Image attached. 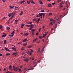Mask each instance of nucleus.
Instances as JSON below:
<instances>
[{"mask_svg": "<svg viewBox=\"0 0 73 73\" xmlns=\"http://www.w3.org/2000/svg\"><path fill=\"white\" fill-rule=\"evenodd\" d=\"M13 68H14V70L15 71H17L18 70H19V68L17 67H15V66H13Z\"/></svg>", "mask_w": 73, "mask_h": 73, "instance_id": "obj_1", "label": "nucleus"}, {"mask_svg": "<svg viewBox=\"0 0 73 73\" xmlns=\"http://www.w3.org/2000/svg\"><path fill=\"white\" fill-rule=\"evenodd\" d=\"M68 3V2L66 1V7H67V8H68L69 7V6L67 5Z\"/></svg>", "mask_w": 73, "mask_h": 73, "instance_id": "obj_2", "label": "nucleus"}, {"mask_svg": "<svg viewBox=\"0 0 73 73\" xmlns=\"http://www.w3.org/2000/svg\"><path fill=\"white\" fill-rule=\"evenodd\" d=\"M17 54L16 53V52H14L13 53V55L15 56H16Z\"/></svg>", "mask_w": 73, "mask_h": 73, "instance_id": "obj_3", "label": "nucleus"}, {"mask_svg": "<svg viewBox=\"0 0 73 73\" xmlns=\"http://www.w3.org/2000/svg\"><path fill=\"white\" fill-rule=\"evenodd\" d=\"M11 15L12 16H13L14 15H15V14L16 13L15 12H14L13 13H11Z\"/></svg>", "mask_w": 73, "mask_h": 73, "instance_id": "obj_4", "label": "nucleus"}, {"mask_svg": "<svg viewBox=\"0 0 73 73\" xmlns=\"http://www.w3.org/2000/svg\"><path fill=\"white\" fill-rule=\"evenodd\" d=\"M12 66H11V65H10L9 66V69H10L11 70V69H12Z\"/></svg>", "mask_w": 73, "mask_h": 73, "instance_id": "obj_5", "label": "nucleus"}, {"mask_svg": "<svg viewBox=\"0 0 73 73\" xmlns=\"http://www.w3.org/2000/svg\"><path fill=\"white\" fill-rule=\"evenodd\" d=\"M5 50H6L7 51H10L9 49L6 47H5Z\"/></svg>", "mask_w": 73, "mask_h": 73, "instance_id": "obj_6", "label": "nucleus"}, {"mask_svg": "<svg viewBox=\"0 0 73 73\" xmlns=\"http://www.w3.org/2000/svg\"><path fill=\"white\" fill-rule=\"evenodd\" d=\"M31 2V1H27V4H30Z\"/></svg>", "mask_w": 73, "mask_h": 73, "instance_id": "obj_7", "label": "nucleus"}, {"mask_svg": "<svg viewBox=\"0 0 73 73\" xmlns=\"http://www.w3.org/2000/svg\"><path fill=\"white\" fill-rule=\"evenodd\" d=\"M15 31H13L11 33V35H14L15 34Z\"/></svg>", "mask_w": 73, "mask_h": 73, "instance_id": "obj_8", "label": "nucleus"}, {"mask_svg": "<svg viewBox=\"0 0 73 73\" xmlns=\"http://www.w3.org/2000/svg\"><path fill=\"white\" fill-rule=\"evenodd\" d=\"M9 7H10V9H13L14 7H15V6H13L12 7H11V6H9Z\"/></svg>", "mask_w": 73, "mask_h": 73, "instance_id": "obj_9", "label": "nucleus"}, {"mask_svg": "<svg viewBox=\"0 0 73 73\" xmlns=\"http://www.w3.org/2000/svg\"><path fill=\"white\" fill-rule=\"evenodd\" d=\"M24 61H25L28 62L29 61L28 59L26 58V59H25Z\"/></svg>", "mask_w": 73, "mask_h": 73, "instance_id": "obj_10", "label": "nucleus"}, {"mask_svg": "<svg viewBox=\"0 0 73 73\" xmlns=\"http://www.w3.org/2000/svg\"><path fill=\"white\" fill-rule=\"evenodd\" d=\"M40 18H39L37 20V21H36L37 23H38L39 21H40Z\"/></svg>", "mask_w": 73, "mask_h": 73, "instance_id": "obj_11", "label": "nucleus"}, {"mask_svg": "<svg viewBox=\"0 0 73 73\" xmlns=\"http://www.w3.org/2000/svg\"><path fill=\"white\" fill-rule=\"evenodd\" d=\"M36 40H38L37 39V38H35V40H33V42H35L36 41Z\"/></svg>", "mask_w": 73, "mask_h": 73, "instance_id": "obj_12", "label": "nucleus"}, {"mask_svg": "<svg viewBox=\"0 0 73 73\" xmlns=\"http://www.w3.org/2000/svg\"><path fill=\"white\" fill-rule=\"evenodd\" d=\"M7 35H3L2 36V37L3 38H4L5 37V36H6Z\"/></svg>", "mask_w": 73, "mask_h": 73, "instance_id": "obj_13", "label": "nucleus"}, {"mask_svg": "<svg viewBox=\"0 0 73 73\" xmlns=\"http://www.w3.org/2000/svg\"><path fill=\"white\" fill-rule=\"evenodd\" d=\"M48 7H52V5H51V4H49L48 5Z\"/></svg>", "mask_w": 73, "mask_h": 73, "instance_id": "obj_14", "label": "nucleus"}, {"mask_svg": "<svg viewBox=\"0 0 73 73\" xmlns=\"http://www.w3.org/2000/svg\"><path fill=\"white\" fill-rule=\"evenodd\" d=\"M40 48H39L38 50V51L37 52L38 53V52H39L40 53H41V52L40 51Z\"/></svg>", "mask_w": 73, "mask_h": 73, "instance_id": "obj_15", "label": "nucleus"}, {"mask_svg": "<svg viewBox=\"0 0 73 73\" xmlns=\"http://www.w3.org/2000/svg\"><path fill=\"white\" fill-rule=\"evenodd\" d=\"M39 15L40 16H42V13H40L39 14Z\"/></svg>", "mask_w": 73, "mask_h": 73, "instance_id": "obj_16", "label": "nucleus"}, {"mask_svg": "<svg viewBox=\"0 0 73 73\" xmlns=\"http://www.w3.org/2000/svg\"><path fill=\"white\" fill-rule=\"evenodd\" d=\"M25 2V1L23 0L22 1H21V2L20 3L21 4H23V3H24Z\"/></svg>", "mask_w": 73, "mask_h": 73, "instance_id": "obj_17", "label": "nucleus"}, {"mask_svg": "<svg viewBox=\"0 0 73 73\" xmlns=\"http://www.w3.org/2000/svg\"><path fill=\"white\" fill-rule=\"evenodd\" d=\"M29 35V33H25L24 35L25 36H27Z\"/></svg>", "mask_w": 73, "mask_h": 73, "instance_id": "obj_18", "label": "nucleus"}, {"mask_svg": "<svg viewBox=\"0 0 73 73\" xmlns=\"http://www.w3.org/2000/svg\"><path fill=\"white\" fill-rule=\"evenodd\" d=\"M31 3L32 4L35 5V3L34 2L33 0L31 1Z\"/></svg>", "mask_w": 73, "mask_h": 73, "instance_id": "obj_19", "label": "nucleus"}, {"mask_svg": "<svg viewBox=\"0 0 73 73\" xmlns=\"http://www.w3.org/2000/svg\"><path fill=\"white\" fill-rule=\"evenodd\" d=\"M33 68L31 67L30 66V69H28V70H33Z\"/></svg>", "mask_w": 73, "mask_h": 73, "instance_id": "obj_20", "label": "nucleus"}, {"mask_svg": "<svg viewBox=\"0 0 73 73\" xmlns=\"http://www.w3.org/2000/svg\"><path fill=\"white\" fill-rule=\"evenodd\" d=\"M30 27L31 28H33V27L34 25H30Z\"/></svg>", "mask_w": 73, "mask_h": 73, "instance_id": "obj_21", "label": "nucleus"}, {"mask_svg": "<svg viewBox=\"0 0 73 73\" xmlns=\"http://www.w3.org/2000/svg\"><path fill=\"white\" fill-rule=\"evenodd\" d=\"M27 43H26L25 44H23V46H25L27 45Z\"/></svg>", "mask_w": 73, "mask_h": 73, "instance_id": "obj_22", "label": "nucleus"}, {"mask_svg": "<svg viewBox=\"0 0 73 73\" xmlns=\"http://www.w3.org/2000/svg\"><path fill=\"white\" fill-rule=\"evenodd\" d=\"M39 3H40V5H43V3H42V2L41 1H39Z\"/></svg>", "mask_w": 73, "mask_h": 73, "instance_id": "obj_23", "label": "nucleus"}, {"mask_svg": "<svg viewBox=\"0 0 73 73\" xmlns=\"http://www.w3.org/2000/svg\"><path fill=\"white\" fill-rule=\"evenodd\" d=\"M4 44H6V43H7L6 40H4Z\"/></svg>", "mask_w": 73, "mask_h": 73, "instance_id": "obj_24", "label": "nucleus"}, {"mask_svg": "<svg viewBox=\"0 0 73 73\" xmlns=\"http://www.w3.org/2000/svg\"><path fill=\"white\" fill-rule=\"evenodd\" d=\"M11 15H12L11 13H10L8 15V16H9V17H10Z\"/></svg>", "mask_w": 73, "mask_h": 73, "instance_id": "obj_25", "label": "nucleus"}, {"mask_svg": "<svg viewBox=\"0 0 73 73\" xmlns=\"http://www.w3.org/2000/svg\"><path fill=\"white\" fill-rule=\"evenodd\" d=\"M27 40L26 39H24V40H23V42H26L27 41Z\"/></svg>", "mask_w": 73, "mask_h": 73, "instance_id": "obj_26", "label": "nucleus"}, {"mask_svg": "<svg viewBox=\"0 0 73 73\" xmlns=\"http://www.w3.org/2000/svg\"><path fill=\"white\" fill-rule=\"evenodd\" d=\"M32 46V45H29V46L28 47V48H30Z\"/></svg>", "mask_w": 73, "mask_h": 73, "instance_id": "obj_27", "label": "nucleus"}, {"mask_svg": "<svg viewBox=\"0 0 73 73\" xmlns=\"http://www.w3.org/2000/svg\"><path fill=\"white\" fill-rule=\"evenodd\" d=\"M25 26L27 27H30V25H26Z\"/></svg>", "mask_w": 73, "mask_h": 73, "instance_id": "obj_28", "label": "nucleus"}, {"mask_svg": "<svg viewBox=\"0 0 73 73\" xmlns=\"http://www.w3.org/2000/svg\"><path fill=\"white\" fill-rule=\"evenodd\" d=\"M0 29H2V28H3V26L2 25H1L0 26Z\"/></svg>", "mask_w": 73, "mask_h": 73, "instance_id": "obj_29", "label": "nucleus"}, {"mask_svg": "<svg viewBox=\"0 0 73 73\" xmlns=\"http://www.w3.org/2000/svg\"><path fill=\"white\" fill-rule=\"evenodd\" d=\"M23 13V11H21V13L20 14V15L21 16L22 15Z\"/></svg>", "mask_w": 73, "mask_h": 73, "instance_id": "obj_30", "label": "nucleus"}, {"mask_svg": "<svg viewBox=\"0 0 73 73\" xmlns=\"http://www.w3.org/2000/svg\"><path fill=\"white\" fill-rule=\"evenodd\" d=\"M46 36V35H45V34H44L43 35V37H45Z\"/></svg>", "mask_w": 73, "mask_h": 73, "instance_id": "obj_31", "label": "nucleus"}, {"mask_svg": "<svg viewBox=\"0 0 73 73\" xmlns=\"http://www.w3.org/2000/svg\"><path fill=\"white\" fill-rule=\"evenodd\" d=\"M49 15V16H51L52 15V13H50Z\"/></svg>", "mask_w": 73, "mask_h": 73, "instance_id": "obj_32", "label": "nucleus"}, {"mask_svg": "<svg viewBox=\"0 0 73 73\" xmlns=\"http://www.w3.org/2000/svg\"><path fill=\"white\" fill-rule=\"evenodd\" d=\"M14 35L13 34H11V35H9V36H11V37H13V36Z\"/></svg>", "mask_w": 73, "mask_h": 73, "instance_id": "obj_33", "label": "nucleus"}, {"mask_svg": "<svg viewBox=\"0 0 73 73\" xmlns=\"http://www.w3.org/2000/svg\"><path fill=\"white\" fill-rule=\"evenodd\" d=\"M10 55V53H7L6 54V56L9 55Z\"/></svg>", "mask_w": 73, "mask_h": 73, "instance_id": "obj_34", "label": "nucleus"}, {"mask_svg": "<svg viewBox=\"0 0 73 73\" xmlns=\"http://www.w3.org/2000/svg\"><path fill=\"white\" fill-rule=\"evenodd\" d=\"M35 31V29H34L33 30H32V32H34Z\"/></svg>", "mask_w": 73, "mask_h": 73, "instance_id": "obj_35", "label": "nucleus"}, {"mask_svg": "<svg viewBox=\"0 0 73 73\" xmlns=\"http://www.w3.org/2000/svg\"><path fill=\"white\" fill-rule=\"evenodd\" d=\"M44 16L45 15V14H44V13H42V16Z\"/></svg>", "mask_w": 73, "mask_h": 73, "instance_id": "obj_36", "label": "nucleus"}, {"mask_svg": "<svg viewBox=\"0 0 73 73\" xmlns=\"http://www.w3.org/2000/svg\"><path fill=\"white\" fill-rule=\"evenodd\" d=\"M6 73H12V72H10L9 71H8L7 72H6Z\"/></svg>", "mask_w": 73, "mask_h": 73, "instance_id": "obj_37", "label": "nucleus"}, {"mask_svg": "<svg viewBox=\"0 0 73 73\" xmlns=\"http://www.w3.org/2000/svg\"><path fill=\"white\" fill-rule=\"evenodd\" d=\"M50 21H54V19H53L52 18H51V19H50Z\"/></svg>", "mask_w": 73, "mask_h": 73, "instance_id": "obj_38", "label": "nucleus"}, {"mask_svg": "<svg viewBox=\"0 0 73 73\" xmlns=\"http://www.w3.org/2000/svg\"><path fill=\"white\" fill-rule=\"evenodd\" d=\"M63 4H64V3L63 2H62L60 4V5H63Z\"/></svg>", "mask_w": 73, "mask_h": 73, "instance_id": "obj_39", "label": "nucleus"}, {"mask_svg": "<svg viewBox=\"0 0 73 73\" xmlns=\"http://www.w3.org/2000/svg\"><path fill=\"white\" fill-rule=\"evenodd\" d=\"M62 21L60 22H58V25H59L60 24V23H61V21Z\"/></svg>", "mask_w": 73, "mask_h": 73, "instance_id": "obj_40", "label": "nucleus"}, {"mask_svg": "<svg viewBox=\"0 0 73 73\" xmlns=\"http://www.w3.org/2000/svg\"><path fill=\"white\" fill-rule=\"evenodd\" d=\"M10 29V28L9 27H8L7 28V30H9Z\"/></svg>", "mask_w": 73, "mask_h": 73, "instance_id": "obj_41", "label": "nucleus"}, {"mask_svg": "<svg viewBox=\"0 0 73 73\" xmlns=\"http://www.w3.org/2000/svg\"><path fill=\"white\" fill-rule=\"evenodd\" d=\"M18 20L17 19H16L15 21V22H18Z\"/></svg>", "mask_w": 73, "mask_h": 73, "instance_id": "obj_42", "label": "nucleus"}, {"mask_svg": "<svg viewBox=\"0 0 73 73\" xmlns=\"http://www.w3.org/2000/svg\"><path fill=\"white\" fill-rule=\"evenodd\" d=\"M45 12V11L44 10H43L41 11L40 12Z\"/></svg>", "mask_w": 73, "mask_h": 73, "instance_id": "obj_43", "label": "nucleus"}, {"mask_svg": "<svg viewBox=\"0 0 73 73\" xmlns=\"http://www.w3.org/2000/svg\"><path fill=\"white\" fill-rule=\"evenodd\" d=\"M57 24H55V28H56L57 27H57Z\"/></svg>", "mask_w": 73, "mask_h": 73, "instance_id": "obj_44", "label": "nucleus"}, {"mask_svg": "<svg viewBox=\"0 0 73 73\" xmlns=\"http://www.w3.org/2000/svg\"><path fill=\"white\" fill-rule=\"evenodd\" d=\"M21 26H22L23 27H24V24L23 23L22 24H21Z\"/></svg>", "mask_w": 73, "mask_h": 73, "instance_id": "obj_45", "label": "nucleus"}, {"mask_svg": "<svg viewBox=\"0 0 73 73\" xmlns=\"http://www.w3.org/2000/svg\"><path fill=\"white\" fill-rule=\"evenodd\" d=\"M36 36H38V33H36Z\"/></svg>", "mask_w": 73, "mask_h": 73, "instance_id": "obj_46", "label": "nucleus"}, {"mask_svg": "<svg viewBox=\"0 0 73 73\" xmlns=\"http://www.w3.org/2000/svg\"><path fill=\"white\" fill-rule=\"evenodd\" d=\"M30 53H31V51H29V52H27V54H30Z\"/></svg>", "mask_w": 73, "mask_h": 73, "instance_id": "obj_47", "label": "nucleus"}, {"mask_svg": "<svg viewBox=\"0 0 73 73\" xmlns=\"http://www.w3.org/2000/svg\"><path fill=\"white\" fill-rule=\"evenodd\" d=\"M55 4V3H52V4L53 5H54V4Z\"/></svg>", "mask_w": 73, "mask_h": 73, "instance_id": "obj_48", "label": "nucleus"}, {"mask_svg": "<svg viewBox=\"0 0 73 73\" xmlns=\"http://www.w3.org/2000/svg\"><path fill=\"white\" fill-rule=\"evenodd\" d=\"M15 48L14 47L12 48V49H13V50H14Z\"/></svg>", "mask_w": 73, "mask_h": 73, "instance_id": "obj_49", "label": "nucleus"}, {"mask_svg": "<svg viewBox=\"0 0 73 73\" xmlns=\"http://www.w3.org/2000/svg\"><path fill=\"white\" fill-rule=\"evenodd\" d=\"M18 7H15V9L16 10L18 8Z\"/></svg>", "mask_w": 73, "mask_h": 73, "instance_id": "obj_50", "label": "nucleus"}, {"mask_svg": "<svg viewBox=\"0 0 73 73\" xmlns=\"http://www.w3.org/2000/svg\"><path fill=\"white\" fill-rule=\"evenodd\" d=\"M48 32V31H47V32H45V34L46 35L47 34Z\"/></svg>", "mask_w": 73, "mask_h": 73, "instance_id": "obj_51", "label": "nucleus"}, {"mask_svg": "<svg viewBox=\"0 0 73 73\" xmlns=\"http://www.w3.org/2000/svg\"><path fill=\"white\" fill-rule=\"evenodd\" d=\"M14 17L13 16H12V17H11V18H10V19H12Z\"/></svg>", "mask_w": 73, "mask_h": 73, "instance_id": "obj_52", "label": "nucleus"}, {"mask_svg": "<svg viewBox=\"0 0 73 73\" xmlns=\"http://www.w3.org/2000/svg\"><path fill=\"white\" fill-rule=\"evenodd\" d=\"M59 6H60V7H63V6H62V5H59Z\"/></svg>", "mask_w": 73, "mask_h": 73, "instance_id": "obj_53", "label": "nucleus"}, {"mask_svg": "<svg viewBox=\"0 0 73 73\" xmlns=\"http://www.w3.org/2000/svg\"><path fill=\"white\" fill-rule=\"evenodd\" d=\"M31 52H33V50L32 49H31Z\"/></svg>", "mask_w": 73, "mask_h": 73, "instance_id": "obj_54", "label": "nucleus"}, {"mask_svg": "<svg viewBox=\"0 0 73 73\" xmlns=\"http://www.w3.org/2000/svg\"><path fill=\"white\" fill-rule=\"evenodd\" d=\"M39 38H40V39L42 38V37H41V36H40L39 37Z\"/></svg>", "mask_w": 73, "mask_h": 73, "instance_id": "obj_55", "label": "nucleus"}, {"mask_svg": "<svg viewBox=\"0 0 73 73\" xmlns=\"http://www.w3.org/2000/svg\"><path fill=\"white\" fill-rule=\"evenodd\" d=\"M56 20L58 21H59V18H58V19H56Z\"/></svg>", "mask_w": 73, "mask_h": 73, "instance_id": "obj_56", "label": "nucleus"}, {"mask_svg": "<svg viewBox=\"0 0 73 73\" xmlns=\"http://www.w3.org/2000/svg\"><path fill=\"white\" fill-rule=\"evenodd\" d=\"M3 2H5L6 0H2Z\"/></svg>", "mask_w": 73, "mask_h": 73, "instance_id": "obj_57", "label": "nucleus"}, {"mask_svg": "<svg viewBox=\"0 0 73 73\" xmlns=\"http://www.w3.org/2000/svg\"><path fill=\"white\" fill-rule=\"evenodd\" d=\"M41 29V28H40L39 29V32H40Z\"/></svg>", "mask_w": 73, "mask_h": 73, "instance_id": "obj_58", "label": "nucleus"}, {"mask_svg": "<svg viewBox=\"0 0 73 73\" xmlns=\"http://www.w3.org/2000/svg\"><path fill=\"white\" fill-rule=\"evenodd\" d=\"M50 24H51V25H53V23H52V22H51V23H50Z\"/></svg>", "mask_w": 73, "mask_h": 73, "instance_id": "obj_59", "label": "nucleus"}, {"mask_svg": "<svg viewBox=\"0 0 73 73\" xmlns=\"http://www.w3.org/2000/svg\"><path fill=\"white\" fill-rule=\"evenodd\" d=\"M3 55V54H0V56L1 57Z\"/></svg>", "mask_w": 73, "mask_h": 73, "instance_id": "obj_60", "label": "nucleus"}, {"mask_svg": "<svg viewBox=\"0 0 73 73\" xmlns=\"http://www.w3.org/2000/svg\"><path fill=\"white\" fill-rule=\"evenodd\" d=\"M56 22V20H55L53 22V23H55Z\"/></svg>", "mask_w": 73, "mask_h": 73, "instance_id": "obj_61", "label": "nucleus"}, {"mask_svg": "<svg viewBox=\"0 0 73 73\" xmlns=\"http://www.w3.org/2000/svg\"><path fill=\"white\" fill-rule=\"evenodd\" d=\"M21 44V42H18V44Z\"/></svg>", "mask_w": 73, "mask_h": 73, "instance_id": "obj_62", "label": "nucleus"}, {"mask_svg": "<svg viewBox=\"0 0 73 73\" xmlns=\"http://www.w3.org/2000/svg\"><path fill=\"white\" fill-rule=\"evenodd\" d=\"M14 51H17L16 49L15 48V49H14Z\"/></svg>", "mask_w": 73, "mask_h": 73, "instance_id": "obj_63", "label": "nucleus"}, {"mask_svg": "<svg viewBox=\"0 0 73 73\" xmlns=\"http://www.w3.org/2000/svg\"><path fill=\"white\" fill-rule=\"evenodd\" d=\"M32 34L33 35H34V33L33 32H32Z\"/></svg>", "mask_w": 73, "mask_h": 73, "instance_id": "obj_64", "label": "nucleus"}]
</instances>
